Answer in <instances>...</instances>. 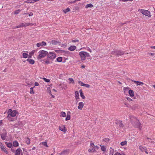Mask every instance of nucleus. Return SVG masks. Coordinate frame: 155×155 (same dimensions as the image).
<instances>
[{
  "mask_svg": "<svg viewBox=\"0 0 155 155\" xmlns=\"http://www.w3.org/2000/svg\"><path fill=\"white\" fill-rule=\"evenodd\" d=\"M130 118L131 122L134 127L139 128L140 129L142 128L141 124L136 117L134 116H130Z\"/></svg>",
  "mask_w": 155,
  "mask_h": 155,
  "instance_id": "nucleus-1",
  "label": "nucleus"
},
{
  "mask_svg": "<svg viewBox=\"0 0 155 155\" xmlns=\"http://www.w3.org/2000/svg\"><path fill=\"white\" fill-rule=\"evenodd\" d=\"M7 113L8 114V115L7 117L8 119L10 121H12L13 120H12V118H11V117H15L18 113V112L16 110H12L11 109H9Z\"/></svg>",
  "mask_w": 155,
  "mask_h": 155,
  "instance_id": "nucleus-2",
  "label": "nucleus"
},
{
  "mask_svg": "<svg viewBox=\"0 0 155 155\" xmlns=\"http://www.w3.org/2000/svg\"><path fill=\"white\" fill-rule=\"evenodd\" d=\"M79 54L81 57V59L83 61L85 60L86 58L89 57L90 56L88 53L84 51L80 52Z\"/></svg>",
  "mask_w": 155,
  "mask_h": 155,
  "instance_id": "nucleus-3",
  "label": "nucleus"
},
{
  "mask_svg": "<svg viewBox=\"0 0 155 155\" xmlns=\"http://www.w3.org/2000/svg\"><path fill=\"white\" fill-rule=\"evenodd\" d=\"M138 11L143 14V15H145L146 16L150 17L151 16L150 13V11L148 10H144L143 9H139Z\"/></svg>",
  "mask_w": 155,
  "mask_h": 155,
  "instance_id": "nucleus-4",
  "label": "nucleus"
},
{
  "mask_svg": "<svg viewBox=\"0 0 155 155\" xmlns=\"http://www.w3.org/2000/svg\"><path fill=\"white\" fill-rule=\"evenodd\" d=\"M39 54L37 57L38 59H40L45 57L48 54V52L46 51L41 50L39 51Z\"/></svg>",
  "mask_w": 155,
  "mask_h": 155,
  "instance_id": "nucleus-5",
  "label": "nucleus"
},
{
  "mask_svg": "<svg viewBox=\"0 0 155 155\" xmlns=\"http://www.w3.org/2000/svg\"><path fill=\"white\" fill-rule=\"evenodd\" d=\"M115 126L118 129L122 128L124 127V125L122 123L121 120H116L115 122Z\"/></svg>",
  "mask_w": 155,
  "mask_h": 155,
  "instance_id": "nucleus-6",
  "label": "nucleus"
},
{
  "mask_svg": "<svg viewBox=\"0 0 155 155\" xmlns=\"http://www.w3.org/2000/svg\"><path fill=\"white\" fill-rule=\"evenodd\" d=\"M124 52L120 50H115L112 52V54L117 56L121 55L124 54Z\"/></svg>",
  "mask_w": 155,
  "mask_h": 155,
  "instance_id": "nucleus-7",
  "label": "nucleus"
},
{
  "mask_svg": "<svg viewBox=\"0 0 155 155\" xmlns=\"http://www.w3.org/2000/svg\"><path fill=\"white\" fill-rule=\"evenodd\" d=\"M49 58L52 60H53L55 58L56 56L55 54L53 52H50L48 55Z\"/></svg>",
  "mask_w": 155,
  "mask_h": 155,
  "instance_id": "nucleus-8",
  "label": "nucleus"
},
{
  "mask_svg": "<svg viewBox=\"0 0 155 155\" xmlns=\"http://www.w3.org/2000/svg\"><path fill=\"white\" fill-rule=\"evenodd\" d=\"M3 133L0 135L2 139L3 140H5L7 137V133L5 130H3Z\"/></svg>",
  "mask_w": 155,
  "mask_h": 155,
  "instance_id": "nucleus-9",
  "label": "nucleus"
},
{
  "mask_svg": "<svg viewBox=\"0 0 155 155\" xmlns=\"http://www.w3.org/2000/svg\"><path fill=\"white\" fill-rule=\"evenodd\" d=\"M15 155H22V152L21 149L18 148L16 150Z\"/></svg>",
  "mask_w": 155,
  "mask_h": 155,
  "instance_id": "nucleus-10",
  "label": "nucleus"
},
{
  "mask_svg": "<svg viewBox=\"0 0 155 155\" xmlns=\"http://www.w3.org/2000/svg\"><path fill=\"white\" fill-rule=\"evenodd\" d=\"M69 153V150H63L61 153H59L58 154L59 155H68Z\"/></svg>",
  "mask_w": 155,
  "mask_h": 155,
  "instance_id": "nucleus-11",
  "label": "nucleus"
},
{
  "mask_svg": "<svg viewBox=\"0 0 155 155\" xmlns=\"http://www.w3.org/2000/svg\"><path fill=\"white\" fill-rule=\"evenodd\" d=\"M46 45V43L45 41H42L41 42L37 43L36 45L38 47H39L41 46H45Z\"/></svg>",
  "mask_w": 155,
  "mask_h": 155,
  "instance_id": "nucleus-12",
  "label": "nucleus"
},
{
  "mask_svg": "<svg viewBox=\"0 0 155 155\" xmlns=\"http://www.w3.org/2000/svg\"><path fill=\"white\" fill-rule=\"evenodd\" d=\"M0 148L4 152H6V153H7V151L6 150L5 148L1 142H0Z\"/></svg>",
  "mask_w": 155,
  "mask_h": 155,
  "instance_id": "nucleus-13",
  "label": "nucleus"
},
{
  "mask_svg": "<svg viewBox=\"0 0 155 155\" xmlns=\"http://www.w3.org/2000/svg\"><path fill=\"white\" fill-rule=\"evenodd\" d=\"M59 128L60 130L64 132H65L67 130L66 129L65 126V125H63L61 126H60L59 127Z\"/></svg>",
  "mask_w": 155,
  "mask_h": 155,
  "instance_id": "nucleus-14",
  "label": "nucleus"
},
{
  "mask_svg": "<svg viewBox=\"0 0 155 155\" xmlns=\"http://www.w3.org/2000/svg\"><path fill=\"white\" fill-rule=\"evenodd\" d=\"M84 104L82 102H80L78 104V108L79 109L81 110L83 107Z\"/></svg>",
  "mask_w": 155,
  "mask_h": 155,
  "instance_id": "nucleus-15",
  "label": "nucleus"
},
{
  "mask_svg": "<svg viewBox=\"0 0 155 155\" xmlns=\"http://www.w3.org/2000/svg\"><path fill=\"white\" fill-rule=\"evenodd\" d=\"M132 81L134 82V83L137 84V86L140 85H141V84H144V83L142 82L136 81H134V80H132Z\"/></svg>",
  "mask_w": 155,
  "mask_h": 155,
  "instance_id": "nucleus-16",
  "label": "nucleus"
},
{
  "mask_svg": "<svg viewBox=\"0 0 155 155\" xmlns=\"http://www.w3.org/2000/svg\"><path fill=\"white\" fill-rule=\"evenodd\" d=\"M76 48V47L75 46L73 45L70 46L68 48V49L69 50L73 51L75 50Z\"/></svg>",
  "mask_w": 155,
  "mask_h": 155,
  "instance_id": "nucleus-17",
  "label": "nucleus"
},
{
  "mask_svg": "<svg viewBox=\"0 0 155 155\" xmlns=\"http://www.w3.org/2000/svg\"><path fill=\"white\" fill-rule=\"evenodd\" d=\"M109 155H113L114 152V149L110 147L109 149Z\"/></svg>",
  "mask_w": 155,
  "mask_h": 155,
  "instance_id": "nucleus-18",
  "label": "nucleus"
},
{
  "mask_svg": "<svg viewBox=\"0 0 155 155\" xmlns=\"http://www.w3.org/2000/svg\"><path fill=\"white\" fill-rule=\"evenodd\" d=\"M129 94L131 97H133L134 96V91L132 90H130L129 91Z\"/></svg>",
  "mask_w": 155,
  "mask_h": 155,
  "instance_id": "nucleus-19",
  "label": "nucleus"
},
{
  "mask_svg": "<svg viewBox=\"0 0 155 155\" xmlns=\"http://www.w3.org/2000/svg\"><path fill=\"white\" fill-rule=\"evenodd\" d=\"M27 61H28L30 64H34L35 63V61L33 60L28 59L27 60Z\"/></svg>",
  "mask_w": 155,
  "mask_h": 155,
  "instance_id": "nucleus-20",
  "label": "nucleus"
},
{
  "mask_svg": "<svg viewBox=\"0 0 155 155\" xmlns=\"http://www.w3.org/2000/svg\"><path fill=\"white\" fill-rule=\"evenodd\" d=\"M75 98L76 100L79 99V94L78 92L76 91L75 92Z\"/></svg>",
  "mask_w": 155,
  "mask_h": 155,
  "instance_id": "nucleus-21",
  "label": "nucleus"
},
{
  "mask_svg": "<svg viewBox=\"0 0 155 155\" xmlns=\"http://www.w3.org/2000/svg\"><path fill=\"white\" fill-rule=\"evenodd\" d=\"M127 141L126 140H124V141L121 142L120 143V145L121 146H125L127 145Z\"/></svg>",
  "mask_w": 155,
  "mask_h": 155,
  "instance_id": "nucleus-22",
  "label": "nucleus"
},
{
  "mask_svg": "<svg viewBox=\"0 0 155 155\" xmlns=\"http://www.w3.org/2000/svg\"><path fill=\"white\" fill-rule=\"evenodd\" d=\"M13 146L14 147H18L19 145L18 143L16 141H13Z\"/></svg>",
  "mask_w": 155,
  "mask_h": 155,
  "instance_id": "nucleus-23",
  "label": "nucleus"
},
{
  "mask_svg": "<svg viewBox=\"0 0 155 155\" xmlns=\"http://www.w3.org/2000/svg\"><path fill=\"white\" fill-rule=\"evenodd\" d=\"M80 96L83 99H85V97L84 96V94L83 93L81 90H80Z\"/></svg>",
  "mask_w": 155,
  "mask_h": 155,
  "instance_id": "nucleus-24",
  "label": "nucleus"
},
{
  "mask_svg": "<svg viewBox=\"0 0 155 155\" xmlns=\"http://www.w3.org/2000/svg\"><path fill=\"white\" fill-rule=\"evenodd\" d=\"M61 85V88L62 89H64V90H66L67 88V85L64 84H60V86Z\"/></svg>",
  "mask_w": 155,
  "mask_h": 155,
  "instance_id": "nucleus-25",
  "label": "nucleus"
},
{
  "mask_svg": "<svg viewBox=\"0 0 155 155\" xmlns=\"http://www.w3.org/2000/svg\"><path fill=\"white\" fill-rule=\"evenodd\" d=\"M93 7V5L92 4H89L85 6V8H92Z\"/></svg>",
  "mask_w": 155,
  "mask_h": 155,
  "instance_id": "nucleus-26",
  "label": "nucleus"
},
{
  "mask_svg": "<svg viewBox=\"0 0 155 155\" xmlns=\"http://www.w3.org/2000/svg\"><path fill=\"white\" fill-rule=\"evenodd\" d=\"M138 106L137 104H134L133 105L131 108L132 110H135L137 108Z\"/></svg>",
  "mask_w": 155,
  "mask_h": 155,
  "instance_id": "nucleus-27",
  "label": "nucleus"
},
{
  "mask_svg": "<svg viewBox=\"0 0 155 155\" xmlns=\"http://www.w3.org/2000/svg\"><path fill=\"white\" fill-rule=\"evenodd\" d=\"M23 57L24 58H27L28 57V56H29V55L25 53H23L22 54Z\"/></svg>",
  "mask_w": 155,
  "mask_h": 155,
  "instance_id": "nucleus-28",
  "label": "nucleus"
},
{
  "mask_svg": "<svg viewBox=\"0 0 155 155\" xmlns=\"http://www.w3.org/2000/svg\"><path fill=\"white\" fill-rule=\"evenodd\" d=\"M51 43L53 45H56L58 43V42L55 40H52L51 41Z\"/></svg>",
  "mask_w": 155,
  "mask_h": 155,
  "instance_id": "nucleus-29",
  "label": "nucleus"
},
{
  "mask_svg": "<svg viewBox=\"0 0 155 155\" xmlns=\"http://www.w3.org/2000/svg\"><path fill=\"white\" fill-rule=\"evenodd\" d=\"M5 144L9 148H11L12 146V144L11 143H7V142H6Z\"/></svg>",
  "mask_w": 155,
  "mask_h": 155,
  "instance_id": "nucleus-30",
  "label": "nucleus"
},
{
  "mask_svg": "<svg viewBox=\"0 0 155 155\" xmlns=\"http://www.w3.org/2000/svg\"><path fill=\"white\" fill-rule=\"evenodd\" d=\"M68 80L69 81V83L70 84L71 83H72L73 84H74V81L73 78H69L68 79Z\"/></svg>",
  "mask_w": 155,
  "mask_h": 155,
  "instance_id": "nucleus-31",
  "label": "nucleus"
},
{
  "mask_svg": "<svg viewBox=\"0 0 155 155\" xmlns=\"http://www.w3.org/2000/svg\"><path fill=\"white\" fill-rule=\"evenodd\" d=\"M26 142L27 144H29L30 143V140L28 138H27L26 140Z\"/></svg>",
  "mask_w": 155,
  "mask_h": 155,
  "instance_id": "nucleus-32",
  "label": "nucleus"
},
{
  "mask_svg": "<svg viewBox=\"0 0 155 155\" xmlns=\"http://www.w3.org/2000/svg\"><path fill=\"white\" fill-rule=\"evenodd\" d=\"M129 89H130V87H124V89H123L124 92L125 93V92H126Z\"/></svg>",
  "mask_w": 155,
  "mask_h": 155,
  "instance_id": "nucleus-33",
  "label": "nucleus"
},
{
  "mask_svg": "<svg viewBox=\"0 0 155 155\" xmlns=\"http://www.w3.org/2000/svg\"><path fill=\"white\" fill-rule=\"evenodd\" d=\"M70 11V9L69 8H67L66 9L63 10V12L65 13H66L67 12H69Z\"/></svg>",
  "mask_w": 155,
  "mask_h": 155,
  "instance_id": "nucleus-34",
  "label": "nucleus"
},
{
  "mask_svg": "<svg viewBox=\"0 0 155 155\" xmlns=\"http://www.w3.org/2000/svg\"><path fill=\"white\" fill-rule=\"evenodd\" d=\"M40 144H42L43 145L46 146L47 147H48V145H47V142H41L40 143Z\"/></svg>",
  "mask_w": 155,
  "mask_h": 155,
  "instance_id": "nucleus-35",
  "label": "nucleus"
},
{
  "mask_svg": "<svg viewBox=\"0 0 155 155\" xmlns=\"http://www.w3.org/2000/svg\"><path fill=\"white\" fill-rule=\"evenodd\" d=\"M88 151L89 152H94L95 151V149H94V147L91 149H89L88 150Z\"/></svg>",
  "mask_w": 155,
  "mask_h": 155,
  "instance_id": "nucleus-36",
  "label": "nucleus"
},
{
  "mask_svg": "<svg viewBox=\"0 0 155 155\" xmlns=\"http://www.w3.org/2000/svg\"><path fill=\"white\" fill-rule=\"evenodd\" d=\"M57 61L58 62H61L62 61V58L61 57H58L56 59Z\"/></svg>",
  "mask_w": 155,
  "mask_h": 155,
  "instance_id": "nucleus-37",
  "label": "nucleus"
},
{
  "mask_svg": "<svg viewBox=\"0 0 155 155\" xmlns=\"http://www.w3.org/2000/svg\"><path fill=\"white\" fill-rule=\"evenodd\" d=\"M66 114L65 112H61V116L63 117H64L66 116Z\"/></svg>",
  "mask_w": 155,
  "mask_h": 155,
  "instance_id": "nucleus-38",
  "label": "nucleus"
},
{
  "mask_svg": "<svg viewBox=\"0 0 155 155\" xmlns=\"http://www.w3.org/2000/svg\"><path fill=\"white\" fill-rule=\"evenodd\" d=\"M33 87H31L30 88V93L31 94H34V92L33 90Z\"/></svg>",
  "mask_w": 155,
  "mask_h": 155,
  "instance_id": "nucleus-39",
  "label": "nucleus"
},
{
  "mask_svg": "<svg viewBox=\"0 0 155 155\" xmlns=\"http://www.w3.org/2000/svg\"><path fill=\"white\" fill-rule=\"evenodd\" d=\"M78 83L80 84V85L81 86H83L84 85V83H83L82 82L80 81H78Z\"/></svg>",
  "mask_w": 155,
  "mask_h": 155,
  "instance_id": "nucleus-40",
  "label": "nucleus"
},
{
  "mask_svg": "<svg viewBox=\"0 0 155 155\" xmlns=\"http://www.w3.org/2000/svg\"><path fill=\"white\" fill-rule=\"evenodd\" d=\"M70 115L67 114V117L65 119L67 121L70 120Z\"/></svg>",
  "mask_w": 155,
  "mask_h": 155,
  "instance_id": "nucleus-41",
  "label": "nucleus"
},
{
  "mask_svg": "<svg viewBox=\"0 0 155 155\" xmlns=\"http://www.w3.org/2000/svg\"><path fill=\"white\" fill-rule=\"evenodd\" d=\"M21 11V10H16L14 12V13L15 14H18Z\"/></svg>",
  "mask_w": 155,
  "mask_h": 155,
  "instance_id": "nucleus-42",
  "label": "nucleus"
},
{
  "mask_svg": "<svg viewBox=\"0 0 155 155\" xmlns=\"http://www.w3.org/2000/svg\"><path fill=\"white\" fill-rule=\"evenodd\" d=\"M43 79L44 80V81L46 82H49L50 80L49 79H47L45 78H43Z\"/></svg>",
  "mask_w": 155,
  "mask_h": 155,
  "instance_id": "nucleus-43",
  "label": "nucleus"
},
{
  "mask_svg": "<svg viewBox=\"0 0 155 155\" xmlns=\"http://www.w3.org/2000/svg\"><path fill=\"white\" fill-rule=\"evenodd\" d=\"M101 149L103 151H105L106 150V148L104 146H102L101 147Z\"/></svg>",
  "mask_w": 155,
  "mask_h": 155,
  "instance_id": "nucleus-44",
  "label": "nucleus"
},
{
  "mask_svg": "<svg viewBox=\"0 0 155 155\" xmlns=\"http://www.w3.org/2000/svg\"><path fill=\"white\" fill-rule=\"evenodd\" d=\"M124 104L125 105V106L128 107H131L130 105L129 104L127 103H125Z\"/></svg>",
  "mask_w": 155,
  "mask_h": 155,
  "instance_id": "nucleus-45",
  "label": "nucleus"
},
{
  "mask_svg": "<svg viewBox=\"0 0 155 155\" xmlns=\"http://www.w3.org/2000/svg\"><path fill=\"white\" fill-rule=\"evenodd\" d=\"M83 86L87 88H89L90 87V85L88 84H84Z\"/></svg>",
  "mask_w": 155,
  "mask_h": 155,
  "instance_id": "nucleus-46",
  "label": "nucleus"
},
{
  "mask_svg": "<svg viewBox=\"0 0 155 155\" xmlns=\"http://www.w3.org/2000/svg\"><path fill=\"white\" fill-rule=\"evenodd\" d=\"M35 52V50H33L30 53V55H32L34 54Z\"/></svg>",
  "mask_w": 155,
  "mask_h": 155,
  "instance_id": "nucleus-47",
  "label": "nucleus"
},
{
  "mask_svg": "<svg viewBox=\"0 0 155 155\" xmlns=\"http://www.w3.org/2000/svg\"><path fill=\"white\" fill-rule=\"evenodd\" d=\"M127 100L129 101H133V100L131 99V98L127 97Z\"/></svg>",
  "mask_w": 155,
  "mask_h": 155,
  "instance_id": "nucleus-48",
  "label": "nucleus"
},
{
  "mask_svg": "<svg viewBox=\"0 0 155 155\" xmlns=\"http://www.w3.org/2000/svg\"><path fill=\"white\" fill-rule=\"evenodd\" d=\"M90 147L94 148L95 146L94 143H90Z\"/></svg>",
  "mask_w": 155,
  "mask_h": 155,
  "instance_id": "nucleus-49",
  "label": "nucleus"
},
{
  "mask_svg": "<svg viewBox=\"0 0 155 155\" xmlns=\"http://www.w3.org/2000/svg\"><path fill=\"white\" fill-rule=\"evenodd\" d=\"M33 1V0H28V2L29 3H34V2Z\"/></svg>",
  "mask_w": 155,
  "mask_h": 155,
  "instance_id": "nucleus-50",
  "label": "nucleus"
},
{
  "mask_svg": "<svg viewBox=\"0 0 155 155\" xmlns=\"http://www.w3.org/2000/svg\"><path fill=\"white\" fill-rule=\"evenodd\" d=\"M114 155H124V154H121L117 152L115 153V154H114Z\"/></svg>",
  "mask_w": 155,
  "mask_h": 155,
  "instance_id": "nucleus-51",
  "label": "nucleus"
},
{
  "mask_svg": "<svg viewBox=\"0 0 155 155\" xmlns=\"http://www.w3.org/2000/svg\"><path fill=\"white\" fill-rule=\"evenodd\" d=\"M47 90L48 91V92L49 93H50L51 92V91L50 90V88L49 87H48L47 88Z\"/></svg>",
  "mask_w": 155,
  "mask_h": 155,
  "instance_id": "nucleus-52",
  "label": "nucleus"
},
{
  "mask_svg": "<svg viewBox=\"0 0 155 155\" xmlns=\"http://www.w3.org/2000/svg\"><path fill=\"white\" fill-rule=\"evenodd\" d=\"M33 15V13L31 12H30L29 13V16H32Z\"/></svg>",
  "mask_w": 155,
  "mask_h": 155,
  "instance_id": "nucleus-53",
  "label": "nucleus"
},
{
  "mask_svg": "<svg viewBox=\"0 0 155 155\" xmlns=\"http://www.w3.org/2000/svg\"><path fill=\"white\" fill-rule=\"evenodd\" d=\"M31 24H29V23H27L25 24V27L30 25Z\"/></svg>",
  "mask_w": 155,
  "mask_h": 155,
  "instance_id": "nucleus-54",
  "label": "nucleus"
},
{
  "mask_svg": "<svg viewBox=\"0 0 155 155\" xmlns=\"http://www.w3.org/2000/svg\"><path fill=\"white\" fill-rule=\"evenodd\" d=\"M72 42H78V40H72Z\"/></svg>",
  "mask_w": 155,
  "mask_h": 155,
  "instance_id": "nucleus-55",
  "label": "nucleus"
},
{
  "mask_svg": "<svg viewBox=\"0 0 155 155\" xmlns=\"http://www.w3.org/2000/svg\"><path fill=\"white\" fill-rule=\"evenodd\" d=\"M20 25L22 27H25V24L23 23H21Z\"/></svg>",
  "mask_w": 155,
  "mask_h": 155,
  "instance_id": "nucleus-56",
  "label": "nucleus"
},
{
  "mask_svg": "<svg viewBox=\"0 0 155 155\" xmlns=\"http://www.w3.org/2000/svg\"><path fill=\"white\" fill-rule=\"evenodd\" d=\"M35 86H38L39 85V84L37 82H35Z\"/></svg>",
  "mask_w": 155,
  "mask_h": 155,
  "instance_id": "nucleus-57",
  "label": "nucleus"
},
{
  "mask_svg": "<svg viewBox=\"0 0 155 155\" xmlns=\"http://www.w3.org/2000/svg\"><path fill=\"white\" fill-rule=\"evenodd\" d=\"M16 27L17 28H21V27H22L21 26V25H19L17 26H16Z\"/></svg>",
  "mask_w": 155,
  "mask_h": 155,
  "instance_id": "nucleus-58",
  "label": "nucleus"
},
{
  "mask_svg": "<svg viewBox=\"0 0 155 155\" xmlns=\"http://www.w3.org/2000/svg\"><path fill=\"white\" fill-rule=\"evenodd\" d=\"M150 48H151L155 49V46H151Z\"/></svg>",
  "mask_w": 155,
  "mask_h": 155,
  "instance_id": "nucleus-59",
  "label": "nucleus"
},
{
  "mask_svg": "<svg viewBox=\"0 0 155 155\" xmlns=\"http://www.w3.org/2000/svg\"><path fill=\"white\" fill-rule=\"evenodd\" d=\"M98 148H99L98 147V146H94V148L95 149H98Z\"/></svg>",
  "mask_w": 155,
  "mask_h": 155,
  "instance_id": "nucleus-60",
  "label": "nucleus"
},
{
  "mask_svg": "<svg viewBox=\"0 0 155 155\" xmlns=\"http://www.w3.org/2000/svg\"><path fill=\"white\" fill-rule=\"evenodd\" d=\"M11 60L12 61H15V58H12V59H11Z\"/></svg>",
  "mask_w": 155,
  "mask_h": 155,
  "instance_id": "nucleus-61",
  "label": "nucleus"
},
{
  "mask_svg": "<svg viewBox=\"0 0 155 155\" xmlns=\"http://www.w3.org/2000/svg\"><path fill=\"white\" fill-rule=\"evenodd\" d=\"M45 62V63L47 64H49V61H46Z\"/></svg>",
  "mask_w": 155,
  "mask_h": 155,
  "instance_id": "nucleus-62",
  "label": "nucleus"
},
{
  "mask_svg": "<svg viewBox=\"0 0 155 155\" xmlns=\"http://www.w3.org/2000/svg\"><path fill=\"white\" fill-rule=\"evenodd\" d=\"M81 67L82 68H84L85 67V66L83 65H81Z\"/></svg>",
  "mask_w": 155,
  "mask_h": 155,
  "instance_id": "nucleus-63",
  "label": "nucleus"
},
{
  "mask_svg": "<svg viewBox=\"0 0 155 155\" xmlns=\"http://www.w3.org/2000/svg\"><path fill=\"white\" fill-rule=\"evenodd\" d=\"M51 94V97H53L54 98V96L53 95H52L51 94V93H50Z\"/></svg>",
  "mask_w": 155,
  "mask_h": 155,
  "instance_id": "nucleus-64",
  "label": "nucleus"
}]
</instances>
